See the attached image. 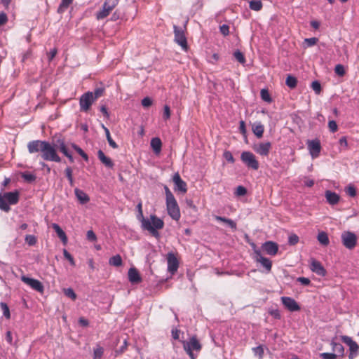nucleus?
Here are the masks:
<instances>
[{
    "label": "nucleus",
    "instance_id": "obj_51",
    "mask_svg": "<svg viewBox=\"0 0 359 359\" xmlns=\"http://www.w3.org/2000/svg\"><path fill=\"white\" fill-rule=\"evenodd\" d=\"M345 191H346V193L348 196H351V197H354V196H356V194H357V192H356V189H355V188L354 187V186H353V185H348V186L346 188Z\"/></svg>",
    "mask_w": 359,
    "mask_h": 359
},
{
    "label": "nucleus",
    "instance_id": "obj_19",
    "mask_svg": "<svg viewBox=\"0 0 359 359\" xmlns=\"http://www.w3.org/2000/svg\"><path fill=\"white\" fill-rule=\"evenodd\" d=\"M262 248L267 255L275 256L278 251V245L273 241H266L262 244Z\"/></svg>",
    "mask_w": 359,
    "mask_h": 359
},
{
    "label": "nucleus",
    "instance_id": "obj_12",
    "mask_svg": "<svg viewBox=\"0 0 359 359\" xmlns=\"http://www.w3.org/2000/svg\"><path fill=\"white\" fill-rule=\"evenodd\" d=\"M95 102L93 92L88 91L83 93L79 99L80 110L87 112Z\"/></svg>",
    "mask_w": 359,
    "mask_h": 359
},
{
    "label": "nucleus",
    "instance_id": "obj_18",
    "mask_svg": "<svg viewBox=\"0 0 359 359\" xmlns=\"http://www.w3.org/2000/svg\"><path fill=\"white\" fill-rule=\"evenodd\" d=\"M172 181L175 185V190L180 191L183 194L187 193V183L182 180L180 174L176 172L172 177Z\"/></svg>",
    "mask_w": 359,
    "mask_h": 359
},
{
    "label": "nucleus",
    "instance_id": "obj_36",
    "mask_svg": "<svg viewBox=\"0 0 359 359\" xmlns=\"http://www.w3.org/2000/svg\"><path fill=\"white\" fill-rule=\"evenodd\" d=\"M65 175L69 182L71 187H74V180L73 178V171L71 167H67L65 170Z\"/></svg>",
    "mask_w": 359,
    "mask_h": 359
},
{
    "label": "nucleus",
    "instance_id": "obj_23",
    "mask_svg": "<svg viewBox=\"0 0 359 359\" xmlns=\"http://www.w3.org/2000/svg\"><path fill=\"white\" fill-rule=\"evenodd\" d=\"M128 275L130 282L133 284H137L142 281L140 273L135 268H130Z\"/></svg>",
    "mask_w": 359,
    "mask_h": 359
},
{
    "label": "nucleus",
    "instance_id": "obj_24",
    "mask_svg": "<svg viewBox=\"0 0 359 359\" xmlns=\"http://www.w3.org/2000/svg\"><path fill=\"white\" fill-rule=\"evenodd\" d=\"M252 130L255 135L260 139L263 137L264 126L261 122H255L252 125Z\"/></svg>",
    "mask_w": 359,
    "mask_h": 359
},
{
    "label": "nucleus",
    "instance_id": "obj_26",
    "mask_svg": "<svg viewBox=\"0 0 359 359\" xmlns=\"http://www.w3.org/2000/svg\"><path fill=\"white\" fill-rule=\"evenodd\" d=\"M74 193L76 195V197L77 198L78 201L81 204H86L90 201L89 196L82 190L76 188L74 189Z\"/></svg>",
    "mask_w": 359,
    "mask_h": 359
},
{
    "label": "nucleus",
    "instance_id": "obj_8",
    "mask_svg": "<svg viewBox=\"0 0 359 359\" xmlns=\"http://www.w3.org/2000/svg\"><path fill=\"white\" fill-rule=\"evenodd\" d=\"M341 239L344 247L348 250L353 249L357 245L358 237L351 231H344L341 235Z\"/></svg>",
    "mask_w": 359,
    "mask_h": 359
},
{
    "label": "nucleus",
    "instance_id": "obj_2",
    "mask_svg": "<svg viewBox=\"0 0 359 359\" xmlns=\"http://www.w3.org/2000/svg\"><path fill=\"white\" fill-rule=\"evenodd\" d=\"M20 199V193L18 191L0 193V210L8 212L10 211V205H15Z\"/></svg>",
    "mask_w": 359,
    "mask_h": 359
},
{
    "label": "nucleus",
    "instance_id": "obj_32",
    "mask_svg": "<svg viewBox=\"0 0 359 359\" xmlns=\"http://www.w3.org/2000/svg\"><path fill=\"white\" fill-rule=\"evenodd\" d=\"M109 264L114 266H121L123 264L121 255H116L111 257L109 260Z\"/></svg>",
    "mask_w": 359,
    "mask_h": 359
},
{
    "label": "nucleus",
    "instance_id": "obj_34",
    "mask_svg": "<svg viewBox=\"0 0 359 359\" xmlns=\"http://www.w3.org/2000/svg\"><path fill=\"white\" fill-rule=\"evenodd\" d=\"M285 83L290 88L293 89L297 85V79L292 75H288L286 78Z\"/></svg>",
    "mask_w": 359,
    "mask_h": 359
},
{
    "label": "nucleus",
    "instance_id": "obj_39",
    "mask_svg": "<svg viewBox=\"0 0 359 359\" xmlns=\"http://www.w3.org/2000/svg\"><path fill=\"white\" fill-rule=\"evenodd\" d=\"M72 147L86 161H88V155L83 151V150L76 144H72Z\"/></svg>",
    "mask_w": 359,
    "mask_h": 359
},
{
    "label": "nucleus",
    "instance_id": "obj_63",
    "mask_svg": "<svg viewBox=\"0 0 359 359\" xmlns=\"http://www.w3.org/2000/svg\"><path fill=\"white\" fill-rule=\"evenodd\" d=\"M7 22H8L7 15L4 12L0 13V26L5 25Z\"/></svg>",
    "mask_w": 359,
    "mask_h": 359
},
{
    "label": "nucleus",
    "instance_id": "obj_55",
    "mask_svg": "<svg viewBox=\"0 0 359 359\" xmlns=\"http://www.w3.org/2000/svg\"><path fill=\"white\" fill-rule=\"evenodd\" d=\"M170 115H171V111H170V107L168 105H165L163 107V118L165 120H168L170 118Z\"/></svg>",
    "mask_w": 359,
    "mask_h": 359
},
{
    "label": "nucleus",
    "instance_id": "obj_29",
    "mask_svg": "<svg viewBox=\"0 0 359 359\" xmlns=\"http://www.w3.org/2000/svg\"><path fill=\"white\" fill-rule=\"evenodd\" d=\"M151 147L152 148L154 152L156 154H159L161 151L162 147V142L160 138L158 137H154L151 139Z\"/></svg>",
    "mask_w": 359,
    "mask_h": 359
},
{
    "label": "nucleus",
    "instance_id": "obj_45",
    "mask_svg": "<svg viewBox=\"0 0 359 359\" xmlns=\"http://www.w3.org/2000/svg\"><path fill=\"white\" fill-rule=\"evenodd\" d=\"M105 89L104 88H97L93 93V99L95 101L97 100L99 97H102L104 93Z\"/></svg>",
    "mask_w": 359,
    "mask_h": 359
},
{
    "label": "nucleus",
    "instance_id": "obj_44",
    "mask_svg": "<svg viewBox=\"0 0 359 359\" xmlns=\"http://www.w3.org/2000/svg\"><path fill=\"white\" fill-rule=\"evenodd\" d=\"M25 242L29 245V246H33L34 245L36 242H37V239L36 238V236H34V235H27L25 236Z\"/></svg>",
    "mask_w": 359,
    "mask_h": 359
},
{
    "label": "nucleus",
    "instance_id": "obj_43",
    "mask_svg": "<svg viewBox=\"0 0 359 359\" xmlns=\"http://www.w3.org/2000/svg\"><path fill=\"white\" fill-rule=\"evenodd\" d=\"M64 294L72 299V300H75L76 299V294L72 288H65L63 290Z\"/></svg>",
    "mask_w": 359,
    "mask_h": 359
},
{
    "label": "nucleus",
    "instance_id": "obj_10",
    "mask_svg": "<svg viewBox=\"0 0 359 359\" xmlns=\"http://www.w3.org/2000/svg\"><path fill=\"white\" fill-rule=\"evenodd\" d=\"M252 247L254 250V258L255 261L260 263L268 273L270 272L272 268V262L269 258L264 257L262 255L260 250L257 248L255 244L252 243Z\"/></svg>",
    "mask_w": 359,
    "mask_h": 359
},
{
    "label": "nucleus",
    "instance_id": "obj_9",
    "mask_svg": "<svg viewBox=\"0 0 359 359\" xmlns=\"http://www.w3.org/2000/svg\"><path fill=\"white\" fill-rule=\"evenodd\" d=\"M241 159L248 168L255 170L259 169V163L252 152L243 151L241 155Z\"/></svg>",
    "mask_w": 359,
    "mask_h": 359
},
{
    "label": "nucleus",
    "instance_id": "obj_11",
    "mask_svg": "<svg viewBox=\"0 0 359 359\" xmlns=\"http://www.w3.org/2000/svg\"><path fill=\"white\" fill-rule=\"evenodd\" d=\"M341 341L349 347L348 359L355 358L359 354L358 344L348 336H341Z\"/></svg>",
    "mask_w": 359,
    "mask_h": 359
},
{
    "label": "nucleus",
    "instance_id": "obj_15",
    "mask_svg": "<svg viewBox=\"0 0 359 359\" xmlns=\"http://www.w3.org/2000/svg\"><path fill=\"white\" fill-rule=\"evenodd\" d=\"M168 271L172 275L175 274L179 268V261L172 252L167 255Z\"/></svg>",
    "mask_w": 359,
    "mask_h": 359
},
{
    "label": "nucleus",
    "instance_id": "obj_46",
    "mask_svg": "<svg viewBox=\"0 0 359 359\" xmlns=\"http://www.w3.org/2000/svg\"><path fill=\"white\" fill-rule=\"evenodd\" d=\"M234 57L238 60L240 63L244 64L245 62V58L243 53L240 50H236L233 53Z\"/></svg>",
    "mask_w": 359,
    "mask_h": 359
},
{
    "label": "nucleus",
    "instance_id": "obj_6",
    "mask_svg": "<svg viewBox=\"0 0 359 359\" xmlns=\"http://www.w3.org/2000/svg\"><path fill=\"white\" fill-rule=\"evenodd\" d=\"M166 208L170 217L178 221L181 217L180 210L175 197L166 200Z\"/></svg>",
    "mask_w": 359,
    "mask_h": 359
},
{
    "label": "nucleus",
    "instance_id": "obj_1",
    "mask_svg": "<svg viewBox=\"0 0 359 359\" xmlns=\"http://www.w3.org/2000/svg\"><path fill=\"white\" fill-rule=\"evenodd\" d=\"M27 149L30 154L41 152V157L46 161L60 163L61 158L57 149L49 142L43 140H32L28 142Z\"/></svg>",
    "mask_w": 359,
    "mask_h": 359
},
{
    "label": "nucleus",
    "instance_id": "obj_41",
    "mask_svg": "<svg viewBox=\"0 0 359 359\" xmlns=\"http://www.w3.org/2000/svg\"><path fill=\"white\" fill-rule=\"evenodd\" d=\"M0 306H1V309L3 311V314L4 316L7 318V319H10L11 318V313H10V310H9V308L8 306V305L4 303V302H1L0 303Z\"/></svg>",
    "mask_w": 359,
    "mask_h": 359
},
{
    "label": "nucleus",
    "instance_id": "obj_56",
    "mask_svg": "<svg viewBox=\"0 0 359 359\" xmlns=\"http://www.w3.org/2000/svg\"><path fill=\"white\" fill-rule=\"evenodd\" d=\"M328 128L330 132L334 133L338 130V126L335 121H329L328 122Z\"/></svg>",
    "mask_w": 359,
    "mask_h": 359
},
{
    "label": "nucleus",
    "instance_id": "obj_33",
    "mask_svg": "<svg viewBox=\"0 0 359 359\" xmlns=\"http://www.w3.org/2000/svg\"><path fill=\"white\" fill-rule=\"evenodd\" d=\"M318 241L319 243L325 246H327L330 243V240L327 234L325 232H320L318 235Z\"/></svg>",
    "mask_w": 359,
    "mask_h": 359
},
{
    "label": "nucleus",
    "instance_id": "obj_27",
    "mask_svg": "<svg viewBox=\"0 0 359 359\" xmlns=\"http://www.w3.org/2000/svg\"><path fill=\"white\" fill-rule=\"evenodd\" d=\"M52 227L55 230L57 236L62 241L63 244L66 245L67 243V237L65 231L60 228V226L57 224L53 223L52 224Z\"/></svg>",
    "mask_w": 359,
    "mask_h": 359
},
{
    "label": "nucleus",
    "instance_id": "obj_21",
    "mask_svg": "<svg viewBox=\"0 0 359 359\" xmlns=\"http://www.w3.org/2000/svg\"><path fill=\"white\" fill-rule=\"evenodd\" d=\"M325 196L327 202L331 205H337L340 200L339 194L330 190L325 191Z\"/></svg>",
    "mask_w": 359,
    "mask_h": 359
},
{
    "label": "nucleus",
    "instance_id": "obj_62",
    "mask_svg": "<svg viewBox=\"0 0 359 359\" xmlns=\"http://www.w3.org/2000/svg\"><path fill=\"white\" fill-rule=\"evenodd\" d=\"M142 104L144 107H149L152 104V100L149 97H146L142 99Z\"/></svg>",
    "mask_w": 359,
    "mask_h": 359
},
{
    "label": "nucleus",
    "instance_id": "obj_17",
    "mask_svg": "<svg viewBox=\"0 0 359 359\" xmlns=\"http://www.w3.org/2000/svg\"><path fill=\"white\" fill-rule=\"evenodd\" d=\"M281 302L284 306L290 311H298L300 310V306L298 303L292 297H282Z\"/></svg>",
    "mask_w": 359,
    "mask_h": 359
},
{
    "label": "nucleus",
    "instance_id": "obj_48",
    "mask_svg": "<svg viewBox=\"0 0 359 359\" xmlns=\"http://www.w3.org/2000/svg\"><path fill=\"white\" fill-rule=\"evenodd\" d=\"M63 255L65 259H67L70 264L73 266H75V261L74 257L72 256V255L65 249L63 250Z\"/></svg>",
    "mask_w": 359,
    "mask_h": 359
},
{
    "label": "nucleus",
    "instance_id": "obj_58",
    "mask_svg": "<svg viewBox=\"0 0 359 359\" xmlns=\"http://www.w3.org/2000/svg\"><path fill=\"white\" fill-rule=\"evenodd\" d=\"M246 193H247V189L244 187H243V186H238L236 188V192H235V194L237 196H244V195L246 194Z\"/></svg>",
    "mask_w": 359,
    "mask_h": 359
},
{
    "label": "nucleus",
    "instance_id": "obj_54",
    "mask_svg": "<svg viewBox=\"0 0 359 359\" xmlns=\"http://www.w3.org/2000/svg\"><path fill=\"white\" fill-rule=\"evenodd\" d=\"M224 158L229 162L233 163L235 162V159L229 151H225L223 154Z\"/></svg>",
    "mask_w": 359,
    "mask_h": 359
},
{
    "label": "nucleus",
    "instance_id": "obj_7",
    "mask_svg": "<svg viewBox=\"0 0 359 359\" xmlns=\"http://www.w3.org/2000/svg\"><path fill=\"white\" fill-rule=\"evenodd\" d=\"M118 4L117 0H107L102 5V9L96 13V19L100 20L107 18Z\"/></svg>",
    "mask_w": 359,
    "mask_h": 359
},
{
    "label": "nucleus",
    "instance_id": "obj_4",
    "mask_svg": "<svg viewBox=\"0 0 359 359\" xmlns=\"http://www.w3.org/2000/svg\"><path fill=\"white\" fill-rule=\"evenodd\" d=\"M151 221L149 219H143V227L150 231L152 234L157 233V229H163L164 226L163 221L155 215H151Z\"/></svg>",
    "mask_w": 359,
    "mask_h": 359
},
{
    "label": "nucleus",
    "instance_id": "obj_35",
    "mask_svg": "<svg viewBox=\"0 0 359 359\" xmlns=\"http://www.w3.org/2000/svg\"><path fill=\"white\" fill-rule=\"evenodd\" d=\"M263 4L260 0H252L250 2L249 7L255 11H259L262 8Z\"/></svg>",
    "mask_w": 359,
    "mask_h": 359
},
{
    "label": "nucleus",
    "instance_id": "obj_22",
    "mask_svg": "<svg viewBox=\"0 0 359 359\" xmlns=\"http://www.w3.org/2000/svg\"><path fill=\"white\" fill-rule=\"evenodd\" d=\"M58 144V149L65 156H67L71 163L74 162V158L72 154L69 151V149L65 142V140L62 139H59L57 141Z\"/></svg>",
    "mask_w": 359,
    "mask_h": 359
},
{
    "label": "nucleus",
    "instance_id": "obj_47",
    "mask_svg": "<svg viewBox=\"0 0 359 359\" xmlns=\"http://www.w3.org/2000/svg\"><path fill=\"white\" fill-rule=\"evenodd\" d=\"M334 72L339 76H343L346 74L344 67L342 65H337L334 67Z\"/></svg>",
    "mask_w": 359,
    "mask_h": 359
},
{
    "label": "nucleus",
    "instance_id": "obj_38",
    "mask_svg": "<svg viewBox=\"0 0 359 359\" xmlns=\"http://www.w3.org/2000/svg\"><path fill=\"white\" fill-rule=\"evenodd\" d=\"M254 355L258 357L259 359H262L264 354V347L262 345H259L257 347H254L252 348Z\"/></svg>",
    "mask_w": 359,
    "mask_h": 359
},
{
    "label": "nucleus",
    "instance_id": "obj_42",
    "mask_svg": "<svg viewBox=\"0 0 359 359\" xmlns=\"http://www.w3.org/2000/svg\"><path fill=\"white\" fill-rule=\"evenodd\" d=\"M21 176L25 180V181L28 182H32L36 180V176L29 172L22 173Z\"/></svg>",
    "mask_w": 359,
    "mask_h": 359
},
{
    "label": "nucleus",
    "instance_id": "obj_28",
    "mask_svg": "<svg viewBox=\"0 0 359 359\" xmlns=\"http://www.w3.org/2000/svg\"><path fill=\"white\" fill-rule=\"evenodd\" d=\"M332 348L334 352H335L338 358H343L344 356V347L340 343H337L334 341H332L331 343Z\"/></svg>",
    "mask_w": 359,
    "mask_h": 359
},
{
    "label": "nucleus",
    "instance_id": "obj_57",
    "mask_svg": "<svg viewBox=\"0 0 359 359\" xmlns=\"http://www.w3.org/2000/svg\"><path fill=\"white\" fill-rule=\"evenodd\" d=\"M239 130H240V133L246 138L247 130H246V127H245V123L244 121H240Z\"/></svg>",
    "mask_w": 359,
    "mask_h": 359
},
{
    "label": "nucleus",
    "instance_id": "obj_5",
    "mask_svg": "<svg viewBox=\"0 0 359 359\" xmlns=\"http://www.w3.org/2000/svg\"><path fill=\"white\" fill-rule=\"evenodd\" d=\"M175 41L181 46V48L187 51L188 49V44L187 37L185 36L186 26L184 28L179 27L177 25L173 26Z\"/></svg>",
    "mask_w": 359,
    "mask_h": 359
},
{
    "label": "nucleus",
    "instance_id": "obj_31",
    "mask_svg": "<svg viewBox=\"0 0 359 359\" xmlns=\"http://www.w3.org/2000/svg\"><path fill=\"white\" fill-rule=\"evenodd\" d=\"M74 0H61V3L57 8L58 13H63L72 4Z\"/></svg>",
    "mask_w": 359,
    "mask_h": 359
},
{
    "label": "nucleus",
    "instance_id": "obj_37",
    "mask_svg": "<svg viewBox=\"0 0 359 359\" xmlns=\"http://www.w3.org/2000/svg\"><path fill=\"white\" fill-rule=\"evenodd\" d=\"M104 353V348L99 344L96 345V347L93 351V359H101Z\"/></svg>",
    "mask_w": 359,
    "mask_h": 359
},
{
    "label": "nucleus",
    "instance_id": "obj_13",
    "mask_svg": "<svg viewBox=\"0 0 359 359\" xmlns=\"http://www.w3.org/2000/svg\"><path fill=\"white\" fill-rule=\"evenodd\" d=\"M271 143L270 142H259L252 146V149L259 155L267 156L271 149Z\"/></svg>",
    "mask_w": 359,
    "mask_h": 359
},
{
    "label": "nucleus",
    "instance_id": "obj_53",
    "mask_svg": "<svg viewBox=\"0 0 359 359\" xmlns=\"http://www.w3.org/2000/svg\"><path fill=\"white\" fill-rule=\"evenodd\" d=\"M299 236L294 233L290 235L288 238V243L291 245H294L299 242Z\"/></svg>",
    "mask_w": 359,
    "mask_h": 359
},
{
    "label": "nucleus",
    "instance_id": "obj_25",
    "mask_svg": "<svg viewBox=\"0 0 359 359\" xmlns=\"http://www.w3.org/2000/svg\"><path fill=\"white\" fill-rule=\"evenodd\" d=\"M97 157L99 160L103 163L107 168H112L114 165L112 160L105 156L104 153L102 150L97 151Z\"/></svg>",
    "mask_w": 359,
    "mask_h": 359
},
{
    "label": "nucleus",
    "instance_id": "obj_50",
    "mask_svg": "<svg viewBox=\"0 0 359 359\" xmlns=\"http://www.w3.org/2000/svg\"><path fill=\"white\" fill-rule=\"evenodd\" d=\"M322 359H337L338 355L333 353H322L320 354Z\"/></svg>",
    "mask_w": 359,
    "mask_h": 359
},
{
    "label": "nucleus",
    "instance_id": "obj_49",
    "mask_svg": "<svg viewBox=\"0 0 359 359\" xmlns=\"http://www.w3.org/2000/svg\"><path fill=\"white\" fill-rule=\"evenodd\" d=\"M127 347H128V342H127L126 339H125L123 341V344L119 348H118L115 351V356H118V355L123 353L126 351Z\"/></svg>",
    "mask_w": 359,
    "mask_h": 359
},
{
    "label": "nucleus",
    "instance_id": "obj_3",
    "mask_svg": "<svg viewBox=\"0 0 359 359\" xmlns=\"http://www.w3.org/2000/svg\"><path fill=\"white\" fill-rule=\"evenodd\" d=\"M184 350L191 359H196L194 351L200 352L202 345L196 335L192 336L189 341H182Z\"/></svg>",
    "mask_w": 359,
    "mask_h": 359
},
{
    "label": "nucleus",
    "instance_id": "obj_64",
    "mask_svg": "<svg viewBox=\"0 0 359 359\" xmlns=\"http://www.w3.org/2000/svg\"><path fill=\"white\" fill-rule=\"evenodd\" d=\"M86 236L87 238L91 241H95L97 239L95 233L92 230H89L87 231Z\"/></svg>",
    "mask_w": 359,
    "mask_h": 359
},
{
    "label": "nucleus",
    "instance_id": "obj_61",
    "mask_svg": "<svg viewBox=\"0 0 359 359\" xmlns=\"http://www.w3.org/2000/svg\"><path fill=\"white\" fill-rule=\"evenodd\" d=\"M318 39L317 38H315V37H312V38H308V39H306L304 40L305 43L309 46H314L318 42Z\"/></svg>",
    "mask_w": 359,
    "mask_h": 359
},
{
    "label": "nucleus",
    "instance_id": "obj_20",
    "mask_svg": "<svg viewBox=\"0 0 359 359\" xmlns=\"http://www.w3.org/2000/svg\"><path fill=\"white\" fill-rule=\"evenodd\" d=\"M311 270L321 276H325L326 274V270L324 269L321 263L316 259L311 260Z\"/></svg>",
    "mask_w": 359,
    "mask_h": 359
},
{
    "label": "nucleus",
    "instance_id": "obj_30",
    "mask_svg": "<svg viewBox=\"0 0 359 359\" xmlns=\"http://www.w3.org/2000/svg\"><path fill=\"white\" fill-rule=\"evenodd\" d=\"M214 218L218 222L226 224L233 230H236V223L232 219L217 215H215Z\"/></svg>",
    "mask_w": 359,
    "mask_h": 359
},
{
    "label": "nucleus",
    "instance_id": "obj_14",
    "mask_svg": "<svg viewBox=\"0 0 359 359\" xmlns=\"http://www.w3.org/2000/svg\"><path fill=\"white\" fill-rule=\"evenodd\" d=\"M21 280L29 285L31 288L33 290L39 292H43L44 287L43 284L38 280L34 279L32 278L27 277L25 276H22L21 277Z\"/></svg>",
    "mask_w": 359,
    "mask_h": 359
},
{
    "label": "nucleus",
    "instance_id": "obj_52",
    "mask_svg": "<svg viewBox=\"0 0 359 359\" xmlns=\"http://www.w3.org/2000/svg\"><path fill=\"white\" fill-rule=\"evenodd\" d=\"M311 88L317 95H319L320 93L321 86H320V83L318 81H315L312 82Z\"/></svg>",
    "mask_w": 359,
    "mask_h": 359
},
{
    "label": "nucleus",
    "instance_id": "obj_59",
    "mask_svg": "<svg viewBox=\"0 0 359 359\" xmlns=\"http://www.w3.org/2000/svg\"><path fill=\"white\" fill-rule=\"evenodd\" d=\"M339 143L340 146L343 148V149H348V142H347L346 137H345V136L341 137L339 140Z\"/></svg>",
    "mask_w": 359,
    "mask_h": 359
},
{
    "label": "nucleus",
    "instance_id": "obj_16",
    "mask_svg": "<svg viewBox=\"0 0 359 359\" xmlns=\"http://www.w3.org/2000/svg\"><path fill=\"white\" fill-rule=\"evenodd\" d=\"M307 146L313 158H316L319 156L321 150V145L318 140H309Z\"/></svg>",
    "mask_w": 359,
    "mask_h": 359
},
{
    "label": "nucleus",
    "instance_id": "obj_40",
    "mask_svg": "<svg viewBox=\"0 0 359 359\" xmlns=\"http://www.w3.org/2000/svg\"><path fill=\"white\" fill-rule=\"evenodd\" d=\"M260 95H261V98L268 102V103H271L272 102V99L271 97V95L268 91V90L266 89H262L261 90V92H260Z\"/></svg>",
    "mask_w": 359,
    "mask_h": 359
},
{
    "label": "nucleus",
    "instance_id": "obj_60",
    "mask_svg": "<svg viewBox=\"0 0 359 359\" xmlns=\"http://www.w3.org/2000/svg\"><path fill=\"white\" fill-rule=\"evenodd\" d=\"M220 32L224 36H227L229 34V27L227 25H222L219 27Z\"/></svg>",
    "mask_w": 359,
    "mask_h": 359
}]
</instances>
